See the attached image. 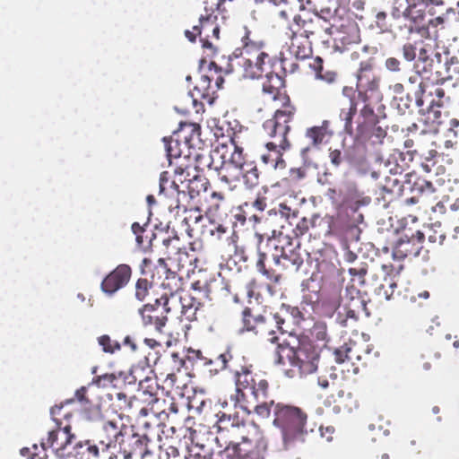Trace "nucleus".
<instances>
[{
	"mask_svg": "<svg viewBox=\"0 0 459 459\" xmlns=\"http://www.w3.org/2000/svg\"><path fill=\"white\" fill-rule=\"evenodd\" d=\"M274 427L281 430L283 447L288 450L305 443L308 435L307 414L299 407L276 403L273 409Z\"/></svg>",
	"mask_w": 459,
	"mask_h": 459,
	"instance_id": "1",
	"label": "nucleus"
},
{
	"mask_svg": "<svg viewBox=\"0 0 459 459\" xmlns=\"http://www.w3.org/2000/svg\"><path fill=\"white\" fill-rule=\"evenodd\" d=\"M275 355L276 364L284 365L286 359L300 376L314 373L318 367L319 353L310 342H302L297 349L278 344Z\"/></svg>",
	"mask_w": 459,
	"mask_h": 459,
	"instance_id": "2",
	"label": "nucleus"
},
{
	"mask_svg": "<svg viewBox=\"0 0 459 459\" xmlns=\"http://www.w3.org/2000/svg\"><path fill=\"white\" fill-rule=\"evenodd\" d=\"M149 438L146 435H140L122 425L115 440V448L118 446V453L124 459H142L147 453Z\"/></svg>",
	"mask_w": 459,
	"mask_h": 459,
	"instance_id": "3",
	"label": "nucleus"
},
{
	"mask_svg": "<svg viewBox=\"0 0 459 459\" xmlns=\"http://www.w3.org/2000/svg\"><path fill=\"white\" fill-rule=\"evenodd\" d=\"M132 269L128 264H118L101 281L100 290L108 297H112L130 281Z\"/></svg>",
	"mask_w": 459,
	"mask_h": 459,
	"instance_id": "4",
	"label": "nucleus"
},
{
	"mask_svg": "<svg viewBox=\"0 0 459 459\" xmlns=\"http://www.w3.org/2000/svg\"><path fill=\"white\" fill-rule=\"evenodd\" d=\"M281 247L275 246V252L269 255L265 252L259 251L258 252V259L256 262V269L259 273H261L266 279L277 282L279 281L280 275L276 274L274 271L271 268V262L274 265H281L282 266V253L280 252Z\"/></svg>",
	"mask_w": 459,
	"mask_h": 459,
	"instance_id": "5",
	"label": "nucleus"
},
{
	"mask_svg": "<svg viewBox=\"0 0 459 459\" xmlns=\"http://www.w3.org/2000/svg\"><path fill=\"white\" fill-rule=\"evenodd\" d=\"M398 56L403 57L402 61L409 69L413 68L418 74L420 73L419 63L422 62L426 64L429 61L427 50L423 48L418 49L417 47L411 43L403 45L398 51Z\"/></svg>",
	"mask_w": 459,
	"mask_h": 459,
	"instance_id": "6",
	"label": "nucleus"
},
{
	"mask_svg": "<svg viewBox=\"0 0 459 459\" xmlns=\"http://www.w3.org/2000/svg\"><path fill=\"white\" fill-rule=\"evenodd\" d=\"M293 110L294 108L289 106L284 110H277L274 117L272 118L273 121L277 122V126L279 128V145L281 150H285L289 147L286 134L290 130L288 123L290 121L294 114Z\"/></svg>",
	"mask_w": 459,
	"mask_h": 459,
	"instance_id": "7",
	"label": "nucleus"
},
{
	"mask_svg": "<svg viewBox=\"0 0 459 459\" xmlns=\"http://www.w3.org/2000/svg\"><path fill=\"white\" fill-rule=\"evenodd\" d=\"M75 437L71 433V427L65 426L63 429L59 428V446L55 447V455L59 459H77L74 455L73 448L70 449L68 446L72 443Z\"/></svg>",
	"mask_w": 459,
	"mask_h": 459,
	"instance_id": "8",
	"label": "nucleus"
},
{
	"mask_svg": "<svg viewBox=\"0 0 459 459\" xmlns=\"http://www.w3.org/2000/svg\"><path fill=\"white\" fill-rule=\"evenodd\" d=\"M243 328L239 330V333H243L245 331L254 332L255 334H258L260 332L265 330L264 324L266 318L262 315L253 316L251 315V309L246 307L243 310Z\"/></svg>",
	"mask_w": 459,
	"mask_h": 459,
	"instance_id": "9",
	"label": "nucleus"
},
{
	"mask_svg": "<svg viewBox=\"0 0 459 459\" xmlns=\"http://www.w3.org/2000/svg\"><path fill=\"white\" fill-rule=\"evenodd\" d=\"M408 7L404 12L405 16L411 18L417 22L418 20H424V10L421 7H429L430 4L439 5L442 1L438 0H407Z\"/></svg>",
	"mask_w": 459,
	"mask_h": 459,
	"instance_id": "10",
	"label": "nucleus"
},
{
	"mask_svg": "<svg viewBox=\"0 0 459 459\" xmlns=\"http://www.w3.org/2000/svg\"><path fill=\"white\" fill-rule=\"evenodd\" d=\"M280 252L282 253V268L290 269L292 268L294 271H298L303 264V259L295 250H290L286 252L283 247H281Z\"/></svg>",
	"mask_w": 459,
	"mask_h": 459,
	"instance_id": "11",
	"label": "nucleus"
},
{
	"mask_svg": "<svg viewBox=\"0 0 459 459\" xmlns=\"http://www.w3.org/2000/svg\"><path fill=\"white\" fill-rule=\"evenodd\" d=\"M243 176L244 184L248 189H253L259 184V172L255 165L253 162H249L244 167V169L240 171Z\"/></svg>",
	"mask_w": 459,
	"mask_h": 459,
	"instance_id": "12",
	"label": "nucleus"
},
{
	"mask_svg": "<svg viewBox=\"0 0 459 459\" xmlns=\"http://www.w3.org/2000/svg\"><path fill=\"white\" fill-rule=\"evenodd\" d=\"M329 124L328 120H324L321 126H313L307 130L306 136L311 140L313 145L317 146L322 143L327 134Z\"/></svg>",
	"mask_w": 459,
	"mask_h": 459,
	"instance_id": "13",
	"label": "nucleus"
},
{
	"mask_svg": "<svg viewBox=\"0 0 459 459\" xmlns=\"http://www.w3.org/2000/svg\"><path fill=\"white\" fill-rule=\"evenodd\" d=\"M357 112V102L351 99V105H349V108L346 109L342 108L340 112V119L344 121L343 129L348 134H352V119L354 115Z\"/></svg>",
	"mask_w": 459,
	"mask_h": 459,
	"instance_id": "14",
	"label": "nucleus"
},
{
	"mask_svg": "<svg viewBox=\"0 0 459 459\" xmlns=\"http://www.w3.org/2000/svg\"><path fill=\"white\" fill-rule=\"evenodd\" d=\"M147 311L139 313L142 316L143 324L144 326L154 325L155 330L159 333L162 332V328L165 326L168 317L166 316H151L146 315Z\"/></svg>",
	"mask_w": 459,
	"mask_h": 459,
	"instance_id": "15",
	"label": "nucleus"
},
{
	"mask_svg": "<svg viewBox=\"0 0 459 459\" xmlns=\"http://www.w3.org/2000/svg\"><path fill=\"white\" fill-rule=\"evenodd\" d=\"M385 68L392 74H402L409 70L407 65L396 56H389L385 61Z\"/></svg>",
	"mask_w": 459,
	"mask_h": 459,
	"instance_id": "16",
	"label": "nucleus"
},
{
	"mask_svg": "<svg viewBox=\"0 0 459 459\" xmlns=\"http://www.w3.org/2000/svg\"><path fill=\"white\" fill-rule=\"evenodd\" d=\"M169 297L167 295H162L160 299H156L154 303L145 304L142 308L139 309V313H143V311H148L149 313H152L157 310V308L162 306L165 313L170 312V307H169Z\"/></svg>",
	"mask_w": 459,
	"mask_h": 459,
	"instance_id": "17",
	"label": "nucleus"
},
{
	"mask_svg": "<svg viewBox=\"0 0 459 459\" xmlns=\"http://www.w3.org/2000/svg\"><path fill=\"white\" fill-rule=\"evenodd\" d=\"M98 342L105 353L113 354L115 351H120L121 349V344L117 341H112L108 334L100 336L98 338Z\"/></svg>",
	"mask_w": 459,
	"mask_h": 459,
	"instance_id": "18",
	"label": "nucleus"
},
{
	"mask_svg": "<svg viewBox=\"0 0 459 459\" xmlns=\"http://www.w3.org/2000/svg\"><path fill=\"white\" fill-rule=\"evenodd\" d=\"M243 150L242 148L238 146H234V152L230 155V166H232L235 169L241 171L244 169V167H246L247 164H249L248 162L244 161L243 158Z\"/></svg>",
	"mask_w": 459,
	"mask_h": 459,
	"instance_id": "19",
	"label": "nucleus"
},
{
	"mask_svg": "<svg viewBox=\"0 0 459 459\" xmlns=\"http://www.w3.org/2000/svg\"><path fill=\"white\" fill-rule=\"evenodd\" d=\"M92 384L101 388H107L108 386L117 388V383H116V376L113 373L95 377L92 379Z\"/></svg>",
	"mask_w": 459,
	"mask_h": 459,
	"instance_id": "20",
	"label": "nucleus"
},
{
	"mask_svg": "<svg viewBox=\"0 0 459 459\" xmlns=\"http://www.w3.org/2000/svg\"><path fill=\"white\" fill-rule=\"evenodd\" d=\"M73 451L74 453V455H83L86 451L88 453V457L86 459H91L90 456L92 457H98L99 456V448L95 445H89V442H87L85 445H82V443L79 442L77 443L74 447Z\"/></svg>",
	"mask_w": 459,
	"mask_h": 459,
	"instance_id": "21",
	"label": "nucleus"
},
{
	"mask_svg": "<svg viewBox=\"0 0 459 459\" xmlns=\"http://www.w3.org/2000/svg\"><path fill=\"white\" fill-rule=\"evenodd\" d=\"M103 429L107 433V435L108 436V438H109L108 443L107 445L108 447L115 448V440H116V437H117V434L119 433V429H118L117 422L113 421V420H108V421L105 422L103 425Z\"/></svg>",
	"mask_w": 459,
	"mask_h": 459,
	"instance_id": "22",
	"label": "nucleus"
},
{
	"mask_svg": "<svg viewBox=\"0 0 459 459\" xmlns=\"http://www.w3.org/2000/svg\"><path fill=\"white\" fill-rule=\"evenodd\" d=\"M281 312L282 314H286V316H290L292 319V323L294 325H299L300 322L304 319L303 314L297 307H291L290 305H282L281 307Z\"/></svg>",
	"mask_w": 459,
	"mask_h": 459,
	"instance_id": "23",
	"label": "nucleus"
},
{
	"mask_svg": "<svg viewBox=\"0 0 459 459\" xmlns=\"http://www.w3.org/2000/svg\"><path fill=\"white\" fill-rule=\"evenodd\" d=\"M267 387L268 384L265 380L259 381L257 387L254 385H249L248 384L244 385V388L250 391L251 394L256 400H258L260 397L264 398L266 396Z\"/></svg>",
	"mask_w": 459,
	"mask_h": 459,
	"instance_id": "24",
	"label": "nucleus"
},
{
	"mask_svg": "<svg viewBox=\"0 0 459 459\" xmlns=\"http://www.w3.org/2000/svg\"><path fill=\"white\" fill-rule=\"evenodd\" d=\"M266 148L268 151L273 150V155L275 156V160H274V163L273 164V168L274 169L284 168L285 161L281 157V153L280 150H278V148L281 149L279 143H276V142L267 143Z\"/></svg>",
	"mask_w": 459,
	"mask_h": 459,
	"instance_id": "25",
	"label": "nucleus"
},
{
	"mask_svg": "<svg viewBox=\"0 0 459 459\" xmlns=\"http://www.w3.org/2000/svg\"><path fill=\"white\" fill-rule=\"evenodd\" d=\"M163 142L165 144V150L167 153L168 160L171 162V158H178L180 156L179 151H178V142L173 141L171 138H163Z\"/></svg>",
	"mask_w": 459,
	"mask_h": 459,
	"instance_id": "26",
	"label": "nucleus"
},
{
	"mask_svg": "<svg viewBox=\"0 0 459 459\" xmlns=\"http://www.w3.org/2000/svg\"><path fill=\"white\" fill-rule=\"evenodd\" d=\"M43 450L47 449V446L52 448L55 453V447L59 446V428L48 432V437L46 441H42L40 444Z\"/></svg>",
	"mask_w": 459,
	"mask_h": 459,
	"instance_id": "27",
	"label": "nucleus"
},
{
	"mask_svg": "<svg viewBox=\"0 0 459 459\" xmlns=\"http://www.w3.org/2000/svg\"><path fill=\"white\" fill-rule=\"evenodd\" d=\"M358 100L364 103L363 108L360 109V115L365 119H369L375 115L373 108L366 103L368 101V96L366 92L359 90L358 92Z\"/></svg>",
	"mask_w": 459,
	"mask_h": 459,
	"instance_id": "28",
	"label": "nucleus"
},
{
	"mask_svg": "<svg viewBox=\"0 0 459 459\" xmlns=\"http://www.w3.org/2000/svg\"><path fill=\"white\" fill-rule=\"evenodd\" d=\"M311 335L318 341H325L327 337L326 325L323 322L314 324Z\"/></svg>",
	"mask_w": 459,
	"mask_h": 459,
	"instance_id": "29",
	"label": "nucleus"
},
{
	"mask_svg": "<svg viewBox=\"0 0 459 459\" xmlns=\"http://www.w3.org/2000/svg\"><path fill=\"white\" fill-rule=\"evenodd\" d=\"M149 281L147 279H139L135 284V298L143 301L148 293Z\"/></svg>",
	"mask_w": 459,
	"mask_h": 459,
	"instance_id": "30",
	"label": "nucleus"
},
{
	"mask_svg": "<svg viewBox=\"0 0 459 459\" xmlns=\"http://www.w3.org/2000/svg\"><path fill=\"white\" fill-rule=\"evenodd\" d=\"M263 128L270 137L275 138V142L279 143V128L277 122L273 121L272 118L268 119L263 124Z\"/></svg>",
	"mask_w": 459,
	"mask_h": 459,
	"instance_id": "31",
	"label": "nucleus"
},
{
	"mask_svg": "<svg viewBox=\"0 0 459 459\" xmlns=\"http://www.w3.org/2000/svg\"><path fill=\"white\" fill-rule=\"evenodd\" d=\"M413 102V94L407 93L405 97H401L397 103V108L403 114L406 112V110L410 109L411 104Z\"/></svg>",
	"mask_w": 459,
	"mask_h": 459,
	"instance_id": "32",
	"label": "nucleus"
},
{
	"mask_svg": "<svg viewBox=\"0 0 459 459\" xmlns=\"http://www.w3.org/2000/svg\"><path fill=\"white\" fill-rule=\"evenodd\" d=\"M347 305L353 309H358V312H364L367 316H369V312L367 308V301L361 296L355 299L354 301L349 302Z\"/></svg>",
	"mask_w": 459,
	"mask_h": 459,
	"instance_id": "33",
	"label": "nucleus"
},
{
	"mask_svg": "<svg viewBox=\"0 0 459 459\" xmlns=\"http://www.w3.org/2000/svg\"><path fill=\"white\" fill-rule=\"evenodd\" d=\"M211 82H212V79L208 75L204 74L201 76L200 82H199L198 85H196L195 87V90L198 91L199 92L203 91L201 96L203 98H204L205 95L207 94V93H205V91L210 88Z\"/></svg>",
	"mask_w": 459,
	"mask_h": 459,
	"instance_id": "34",
	"label": "nucleus"
},
{
	"mask_svg": "<svg viewBox=\"0 0 459 459\" xmlns=\"http://www.w3.org/2000/svg\"><path fill=\"white\" fill-rule=\"evenodd\" d=\"M273 405H275L273 402L271 403V407H269V405L266 403H263L261 404L255 405V411L260 417L267 418L269 417L271 412H273Z\"/></svg>",
	"mask_w": 459,
	"mask_h": 459,
	"instance_id": "35",
	"label": "nucleus"
},
{
	"mask_svg": "<svg viewBox=\"0 0 459 459\" xmlns=\"http://www.w3.org/2000/svg\"><path fill=\"white\" fill-rule=\"evenodd\" d=\"M425 92V88L422 82H420L417 86V89L413 91V101L415 102L418 108L423 106L424 101L422 99V95Z\"/></svg>",
	"mask_w": 459,
	"mask_h": 459,
	"instance_id": "36",
	"label": "nucleus"
},
{
	"mask_svg": "<svg viewBox=\"0 0 459 459\" xmlns=\"http://www.w3.org/2000/svg\"><path fill=\"white\" fill-rule=\"evenodd\" d=\"M350 351L348 348L341 347L335 349L333 352V359L335 362L342 364L348 359L347 352Z\"/></svg>",
	"mask_w": 459,
	"mask_h": 459,
	"instance_id": "37",
	"label": "nucleus"
},
{
	"mask_svg": "<svg viewBox=\"0 0 459 459\" xmlns=\"http://www.w3.org/2000/svg\"><path fill=\"white\" fill-rule=\"evenodd\" d=\"M368 270L366 266H361L359 268H350L349 273L351 276H358L359 279V284L363 285L365 283L364 276L367 274Z\"/></svg>",
	"mask_w": 459,
	"mask_h": 459,
	"instance_id": "38",
	"label": "nucleus"
},
{
	"mask_svg": "<svg viewBox=\"0 0 459 459\" xmlns=\"http://www.w3.org/2000/svg\"><path fill=\"white\" fill-rule=\"evenodd\" d=\"M269 214H272L273 212L277 215L279 214L281 218H286V219H290V212H291V209L290 207H288L286 204H281L279 205V209L278 210H270L269 212Z\"/></svg>",
	"mask_w": 459,
	"mask_h": 459,
	"instance_id": "39",
	"label": "nucleus"
},
{
	"mask_svg": "<svg viewBox=\"0 0 459 459\" xmlns=\"http://www.w3.org/2000/svg\"><path fill=\"white\" fill-rule=\"evenodd\" d=\"M360 296V291L353 285L346 287L344 297L349 299V302L354 301L355 299H358Z\"/></svg>",
	"mask_w": 459,
	"mask_h": 459,
	"instance_id": "40",
	"label": "nucleus"
},
{
	"mask_svg": "<svg viewBox=\"0 0 459 459\" xmlns=\"http://www.w3.org/2000/svg\"><path fill=\"white\" fill-rule=\"evenodd\" d=\"M457 64H458V61L455 57H452L450 59V62L446 61L445 67H446V72L447 75L446 76L445 79H446V80L453 79V77H454L453 73H457V70H456V67H455V68H453V71H452V65H457Z\"/></svg>",
	"mask_w": 459,
	"mask_h": 459,
	"instance_id": "41",
	"label": "nucleus"
},
{
	"mask_svg": "<svg viewBox=\"0 0 459 459\" xmlns=\"http://www.w3.org/2000/svg\"><path fill=\"white\" fill-rule=\"evenodd\" d=\"M329 158H330V161H331L332 165L338 168L342 161V152L340 150L331 151L330 154H329Z\"/></svg>",
	"mask_w": 459,
	"mask_h": 459,
	"instance_id": "42",
	"label": "nucleus"
},
{
	"mask_svg": "<svg viewBox=\"0 0 459 459\" xmlns=\"http://www.w3.org/2000/svg\"><path fill=\"white\" fill-rule=\"evenodd\" d=\"M332 16L333 15L330 9H322L319 13L316 14L317 22H320L321 21L327 22L328 18Z\"/></svg>",
	"mask_w": 459,
	"mask_h": 459,
	"instance_id": "43",
	"label": "nucleus"
},
{
	"mask_svg": "<svg viewBox=\"0 0 459 459\" xmlns=\"http://www.w3.org/2000/svg\"><path fill=\"white\" fill-rule=\"evenodd\" d=\"M286 314H282L281 311L273 316V320L277 325L279 330H282V325L285 323L286 318L284 317Z\"/></svg>",
	"mask_w": 459,
	"mask_h": 459,
	"instance_id": "44",
	"label": "nucleus"
},
{
	"mask_svg": "<svg viewBox=\"0 0 459 459\" xmlns=\"http://www.w3.org/2000/svg\"><path fill=\"white\" fill-rule=\"evenodd\" d=\"M290 177L294 179L300 180L306 177L305 169L303 168L291 169Z\"/></svg>",
	"mask_w": 459,
	"mask_h": 459,
	"instance_id": "45",
	"label": "nucleus"
},
{
	"mask_svg": "<svg viewBox=\"0 0 459 459\" xmlns=\"http://www.w3.org/2000/svg\"><path fill=\"white\" fill-rule=\"evenodd\" d=\"M87 392L86 386H82L75 392V397L76 399L81 403H89V400L86 398L85 394Z\"/></svg>",
	"mask_w": 459,
	"mask_h": 459,
	"instance_id": "46",
	"label": "nucleus"
},
{
	"mask_svg": "<svg viewBox=\"0 0 459 459\" xmlns=\"http://www.w3.org/2000/svg\"><path fill=\"white\" fill-rule=\"evenodd\" d=\"M261 160L263 161V163H264L266 165L271 164L273 166V164L274 163V160H275V156L273 155V150L268 151V153L262 154Z\"/></svg>",
	"mask_w": 459,
	"mask_h": 459,
	"instance_id": "47",
	"label": "nucleus"
},
{
	"mask_svg": "<svg viewBox=\"0 0 459 459\" xmlns=\"http://www.w3.org/2000/svg\"><path fill=\"white\" fill-rule=\"evenodd\" d=\"M342 94L348 98L349 105H351V99H353L357 104L359 103L358 97L355 98V92L351 87H343Z\"/></svg>",
	"mask_w": 459,
	"mask_h": 459,
	"instance_id": "48",
	"label": "nucleus"
},
{
	"mask_svg": "<svg viewBox=\"0 0 459 459\" xmlns=\"http://www.w3.org/2000/svg\"><path fill=\"white\" fill-rule=\"evenodd\" d=\"M385 18H386V13L385 12H378L376 15L377 27L381 30H384L385 29Z\"/></svg>",
	"mask_w": 459,
	"mask_h": 459,
	"instance_id": "49",
	"label": "nucleus"
},
{
	"mask_svg": "<svg viewBox=\"0 0 459 459\" xmlns=\"http://www.w3.org/2000/svg\"><path fill=\"white\" fill-rule=\"evenodd\" d=\"M20 455L23 457H28L29 459H37V457H38V454L31 453L30 449L29 447H22L20 450ZM38 459H45V458L39 457Z\"/></svg>",
	"mask_w": 459,
	"mask_h": 459,
	"instance_id": "50",
	"label": "nucleus"
},
{
	"mask_svg": "<svg viewBox=\"0 0 459 459\" xmlns=\"http://www.w3.org/2000/svg\"><path fill=\"white\" fill-rule=\"evenodd\" d=\"M184 126L190 129L192 137L195 134H196V136L200 135L201 127L199 125L193 123H185Z\"/></svg>",
	"mask_w": 459,
	"mask_h": 459,
	"instance_id": "51",
	"label": "nucleus"
},
{
	"mask_svg": "<svg viewBox=\"0 0 459 459\" xmlns=\"http://www.w3.org/2000/svg\"><path fill=\"white\" fill-rule=\"evenodd\" d=\"M268 56V55L264 52H261L257 57L255 62V66L258 70L262 72V65L264 64V59Z\"/></svg>",
	"mask_w": 459,
	"mask_h": 459,
	"instance_id": "52",
	"label": "nucleus"
},
{
	"mask_svg": "<svg viewBox=\"0 0 459 459\" xmlns=\"http://www.w3.org/2000/svg\"><path fill=\"white\" fill-rule=\"evenodd\" d=\"M238 459H263L258 451L250 452L245 455L241 453V456Z\"/></svg>",
	"mask_w": 459,
	"mask_h": 459,
	"instance_id": "53",
	"label": "nucleus"
},
{
	"mask_svg": "<svg viewBox=\"0 0 459 459\" xmlns=\"http://www.w3.org/2000/svg\"><path fill=\"white\" fill-rule=\"evenodd\" d=\"M388 287L389 289L391 290V291L389 292L387 290H384V295H385V298L386 300H389L394 293V290L397 287V284L395 281H390L388 283Z\"/></svg>",
	"mask_w": 459,
	"mask_h": 459,
	"instance_id": "54",
	"label": "nucleus"
},
{
	"mask_svg": "<svg viewBox=\"0 0 459 459\" xmlns=\"http://www.w3.org/2000/svg\"><path fill=\"white\" fill-rule=\"evenodd\" d=\"M216 360L221 363V369L226 368L227 363L229 360L228 354L227 353L220 354L217 357Z\"/></svg>",
	"mask_w": 459,
	"mask_h": 459,
	"instance_id": "55",
	"label": "nucleus"
},
{
	"mask_svg": "<svg viewBox=\"0 0 459 459\" xmlns=\"http://www.w3.org/2000/svg\"><path fill=\"white\" fill-rule=\"evenodd\" d=\"M345 309H346V316L348 318H352V319L358 318V315L359 313V312H358V309H353L351 307H349L348 305H346Z\"/></svg>",
	"mask_w": 459,
	"mask_h": 459,
	"instance_id": "56",
	"label": "nucleus"
},
{
	"mask_svg": "<svg viewBox=\"0 0 459 459\" xmlns=\"http://www.w3.org/2000/svg\"><path fill=\"white\" fill-rule=\"evenodd\" d=\"M131 230L134 235H138L144 232L145 228L143 226H141L138 222H134L131 226Z\"/></svg>",
	"mask_w": 459,
	"mask_h": 459,
	"instance_id": "57",
	"label": "nucleus"
},
{
	"mask_svg": "<svg viewBox=\"0 0 459 459\" xmlns=\"http://www.w3.org/2000/svg\"><path fill=\"white\" fill-rule=\"evenodd\" d=\"M444 21H445V18L443 16H437L436 18H433V19H429L428 21V23L429 25H432L434 27H437L438 25H441L444 23Z\"/></svg>",
	"mask_w": 459,
	"mask_h": 459,
	"instance_id": "58",
	"label": "nucleus"
},
{
	"mask_svg": "<svg viewBox=\"0 0 459 459\" xmlns=\"http://www.w3.org/2000/svg\"><path fill=\"white\" fill-rule=\"evenodd\" d=\"M136 382V377L133 375V372H128L125 379L123 380V384L125 385H134Z\"/></svg>",
	"mask_w": 459,
	"mask_h": 459,
	"instance_id": "59",
	"label": "nucleus"
},
{
	"mask_svg": "<svg viewBox=\"0 0 459 459\" xmlns=\"http://www.w3.org/2000/svg\"><path fill=\"white\" fill-rule=\"evenodd\" d=\"M309 151V148L307 147V148H303L301 150V157H302V160L305 163L306 166H313L316 168V165L314 163H312L311 161H308L307 160V152Z\"/></svg>",
	"mask_w": 459,
	"mask_h": 459,
	"instance_id": "60",
	"label": "nucleus"
},
{
	"mask_svg": "<svg viewBox=\"0 0 459 459\" xmlns=\"http://www.w3.org/2000/svg\"><path fill=\"white\" fill-rule=\"evenodd\" d=\"M377 88H378V82L377 80L373 79V80L368 82L366 91H375L377 90Z\"/></svg>",
	"mask_w": 459,
	"mask_h": 459,
	"instance_id": "61",
	"label": "nucleus"
},
{
	"mask_svg": "<svg viewBox=\"0 0 459 459\" xmlns=\"http://www.w3.org/2000/svg\"><path fill=\"white\" fill-rule=\"evenodd\" d=\"M253 206H254L255 208H256L257 210H259V211H264V208H265V206H266V204H265V203H264V199L257 198V199L254 202Z\"/></svg>",
	"mask_w": 459,
	"mask_h": 459,
	"instance_id": "62",
	"label": "nucleus"
},
{
	"mask_svg": "<svg viewBox=\"0 0 459 459\" xmlns=\"http://www.w3.org/2000/svg\"><path fill=\"white\" fill-rule=\"evenodd\" d=\"M123 343L124 345H129L133 351H136L137 345L132 341L130 336H126Z\"/></svg>",
	"mask_w": 459,
	"mask_h": 459,
	"instance_id": "63",
	"label": "nucleus"
},
{
	"mask_svg": "<svg viewBox=\"0 0 459 459\" xmlns=\"http://www.w3.org/2000/svg\"><path fill=\"white\" fill-rule=\"evenodd\" d=\"M170 188L177 193L178 196L179 197L180 195H183V196H186V193L185 191H180L179 190V186L176 183V182H171L170 183Z\"/></svg>",
	"mask_w": 459,
	"mask_h": 459,
	"instance_id": "64",
	"label": "nucleus"
}]
</instances>
